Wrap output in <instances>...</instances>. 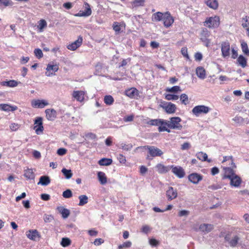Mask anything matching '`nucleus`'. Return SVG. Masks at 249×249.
I'll use <instances>...</instances> for the list:
<instances>
[{
    "mask_svg": "<svg viewBox=\"0 0 249 249\" xmlns=\"http://www.w3.org/2000/svg\"><path fill=\"white\" fill-rule=\"evenodd\" d=\"M196 156L197 159L201 160V161H207L209 162L211 161V160L208 159L207 154L203 152H199L196 153Z\"/></svg>",
    "mask_w": 249,
    "mask_h": 249,
    "instance_id": "nucleus-31",
    "label": "nucleus"
},
{
    "mask_svg": "<svg viewBox=\"0 0 249 249\" xmlns=\"http://www.w3.org/2000/svg\"><path fill=\"white\" fill-rule=\"evenodd\" d=\"M166 91L169 92L177 93L178 91H181V89L179 86H175L170 88H167Z\"/></svg>",
    "mask_w": 249,
    "mask_h": 249,
    "instance_id": "nucleus-41",
    "label": "nucleus"
},
{
    "mask_svg": "<svg viewBox=\"0 0 249 249\" xmlns=\"http://www.w3.org/2000/svg\"><path fill=\"white\" fill-rule=\"evenodd\" d=\"M24 176L28 179H34L35 177V174L32 169H27L25 170Z\"/></svg>",
    "mask_w": 249,
    "mask_h": 249,
    "instance_id": "nucleus-33",
    "label": "nucleus"
},
{
    "mask_svg": "<svg viewBox=\"0 0 249 249\" xmlns=\"http://www.w3.org/2000/svg\"><path fill=\"white\" fill-rule=\"evenodd\" d=\"M145 0H134L132 2L133 7L143 6L144 4Z\"/></svg>",
    "mask_w": 249,
    "mask_h": 249,
    "instance_id": "nucleus-44",
    "label": "nucleus"
},
{
    "mask_svg": "<svg viewBox=\"0 0 249 249\" xmlns=\"http://www.w3.org/2000/svg\"><path fill=\"white\" fill-rule=\"evenodd\" d=\"M210 108L204 105H199L195 107L192 109L193 113L196 116H198L200 114H206L210 111Z\"/></svg>",
    "mask_w": 249,
    "mask_h": 249,
    "instance_id": "nucleus-4",
    "label": "nucleus"
},
{
    "mask_svg": "<svg viewBox=\"0 0 249 249\" xmlns=\"http://www.w3.org/2000/svg\"><path fill=\"white\" fill-rule=\"evenodd\" d=\"M224 170V175L222 177V179H230L236 174L235 173V171L231 167H224L223 168Z\"/></svg>",
    "mask_w": 249,
    "mask_h": 249,
    "instance_id": "nucleus-17",
    "label": "nucleus"
},
{
    "mask_svg": "<svg viewBox=\"0 0 249 249\" xmlns=\"http://www.w3.org/2000/svg\"><path fill=\"white\" fill-rule=\"evenodd\" d=\"M114 99L111 95H106L104 97V102L107 105H111L114 102Z\"/></svg>",
    "mask_w": 249,
    "mask_h": 249,
    "instance_id": "nucleus-42",
    "label": "nucleus"
},
{
    "mask_svg": "<svg viewBox=\"0 0 249 249\" xmlns=\"http://www.w3.org/2000/svg\"><path fill=\"white\" fill-rule=\"evenodd\" d=\"M219 172V169L216 167H213L211 169V174L213 176L217 174Z\"/></svg>",
    "mask_w": 249,
    "mask_h": 249,
    "instance_id": "nucleus-63",
    "label": "nucleus"
},
{
    "mask_svg": "<svg viewBox=\"0 0 249 249\" xmlns=\"http://www.w3.org/2000/svg\"><path fill=\"white\" fill-rule=\"evenodd\" d=\"M205 22L210 28L217 27L219 25V18L217 16L214 17H210L208 20H206Z\"/></svg>",
    "mask_w": 249,
    "mask_h": 249,
    "instance_id": "nucleus-10",
    "label": "nucleus"
},
{
    "mask_svg": "<svg viewBox=\"0 0 249 249\" xmlns=\"http://www.w3.org/2000/svg\"><path fill=\"white\" fill-rule=\"evenodd\" d=\"M78 198L79 199L78 204L79 206H84L88 202V197L86 195H83L79 196Z\"/></svg>",
    "mask_w": 249,
    "mask_h": 249,
    "instance_id": "nucleus-36",
    "label": "nucleus"
},
{
    "mask_svg": "<svg viewBox=\"0 0 249 249\" xmlns=\"http://www.w3.org/2000/svg\"><path fill=\"white\" fill-rule=\"evenodd\" d=\"M71 244V240L67 237L62 238L61 245L63 247H66L70 246Z\"/></svg>",
    "mask_w": 249,
    "mask_h": 249,
    "instance_id": "nucleus-43",
    "label": "nucleus"
},
{
    "mask_svg": "<svg viewBox=\"0 0 249 249\" xmlns=\"http://www.w3.org/2000/svg\"><path fill=\"white\" fill-rule=\"evenodd\" d=\"M84 95L85 92L82 90L74 91L72 93V97L80 102L84 101Z\"/></svg>",
    "mask_w": 249,
    "mask_h": 249,
    "instance_id": "nucleus-21",
    "label": "nucleus"
},
{
    "mask_svg": "<svg viewBox=\"0 0 249 249\" xmlns=\"http://www.w3.org/2000/svg\"><path fill=\"white\" fill-rule=\"evenodd\" d=\"M191 147V144L188 142H186L181 145V149L182 150H188Z\"/></svg>",
    "mask_w": 249,
    "mask_h": 249,
    "instance_id": "nucleus-56",
    "label": "nucleus"
},
{
    "mask_svg": "<svg viewBox=\"0 0 249 249\" xmlns=\"http://www.w3.org/2000/svg\"><path fill=\"white\" fill-rule=\"evenodd\" d=\"M239 240V237L237 235H235L229 242L231 247H235L237 245Z\"/></svg>",
    "mask_w": 249,
    "mask_h": 249,
    "instance_id": "nucleus-39",
    "label": "nucleus"
},
{
    "mask_svg": "<svg viewBox=\"0 0 249 249\" xmlns=\"http://www.w3.org/2000/svg\"><path fill=\"white\" fill-rule=\"evenodd\" d=\"M56 210L60 214H61L62 217L64 219L68 218L70 214V210L65 208L63 206L57 207Z\"/></svg>",
    "mask_w": 249,
    "mask_h": 249,
    "instance_id": "nucleus-23",
    "label": "nucleus"
},
{
    "mask_svg": "<svg viewBox=\"0 0 249 249\" xmlns=\"http://www.w3.org/2000/svg\"><path fill=\"white\" fill-rule=\"evenodd\" d=\"M181 119L178 117H174L170 118V121L166 120V125L170 128L180 130L182 128L180 124Z\"/></svg>",
    "mask_w": 249,
    "mask_h": 249,
    "instance_id": "nucleus-1",
    "label": "nucleus"
},
{
    "mask_svg": "<svg viewBox=\"0 0 249 249\" xmlns=\"http://www.w3.org/2000/svg\"><path fill=\"white\" fill-rule=\"evenodd\" d=\"M229 179L230 180V185L236 188L240 187L242 182L241 178L237 175H235Z\"/></svg>",
    "mask_w": 249,
    "mask_h": 249,
    "instance_id": "nucleus-15",
    "label": "nucleus"
},
{
    "mask_svg": "<svg viewBox=\"0 0 249 249\" xmlns=\"http://www.w3.org/2000/svg\"><path fill=\"white\" fill-rule=\"evenodd\" d=\"M35 124L36 125L34 126V129L35 130L36 133L38 135L42 133L44 129L42 118L40 117H37L35 120Z\"/></svg>",
    "mask_w": 249,
    "mask_h": 249,
    "instance_id": "nucleus-6",
    "label": "nucleus"
},
{
    "mask_svg": "<svg viewBox=\"0 0 249 249\" xmlns=\"http://www.w3.org/2000/svg\"><path fill=\"white\" fill-rule=\"evenodd\" d=\"M172 172L178 178H182L185 176V172L183 169L180 166H174L171 165Z\"/></svg>",
    "mask_w": 249,
    "mask_h": 249,
    "instance_id": "nucleus-14",
    "label": "nucleus"
},
{
    "mask_svg": "<svg viewBox=\"0 0 249 249\" xmlns=\"http://www.w3.org/2000/svg\"><path fill=\"white\" fill-rule=\"evenodd\" d=\"M243 52L247 55L249 56V49L246 42L242 41L241 44Z\"/></svg>",
    "mask_w": 249,
    "mask_h": 249,
    "instance_id": "nucleus-38",
    "label": "nucleus"
},
{
    "mask_svg": "<svg viewBox=\"0 0 249 249\" xmlns=\"http://www.w3.org/2000/svg\"><path fill=\"white\" fill-rule=\"evenodd\" d=\"M230 44L228 41L221 43L222 55L225 58L230 56Z\"/></svg>",
    "mask_w": 249,
    "mask_h": 249,
    "instance_id": "nucleus-7",
    "label": "nucleus"
},
{
    "mask_svg": "<svg viewBox=\"0 0 249 249\" xmlns=\"http://www.w3.org/2000/svg\"><path fill=\"white\" fill-rule=\"evenodd\" d=\"M132 243L130 241H128L124 242L123 244L120 245L118 249H123L124 248H129L131 247Z\"/></svg>",
    "mask_w": 249,
    "mask_h": 249,
    "instance_id": "nucleus-49",
    "label": "nucleus"
},
{
    "mask_svg": "<svg viewBox=\"0 0 249 249\" xmlns=\"http://www.w3.org/2000/svg\"><path fill=\"white\" fill-rule=\"evenodd\" d=\"M82 37L79 36L76 40L68 45L67 48L71 51H75L82 45Z\"/></svg>",
    "mask_w": 249,
    "mask_h": 249,
    "instance_id": "nucleus-12",
    "label": "nucleus"
},
{
    "mask_svg": "<svg viewBox=\"0 0 249 249\" xmlns=\"http://www.w3.org/2000/svg\"><path fill=\"white\" fill-rule=\"evenodd\" d=\"M13 3L11 0H0V5H3L5 7L12 6Z\"/></svg>",
    "mask_w": 249,
    "mask_h": 249,
    "instance_id": "nucleus-52",
    "label": "nucleus"
},
{
    "mask_svg": "<svg viewBox=\"0 0 249 249\" xmlns=\"http://www.w3.org/2000/svg\"><path fill=\"white\" fill-rule=\"evenodd\" d=\"M86 137L88 138L93 140L96 139L97 138L96 135L92 133H88L87 134H86Z\"/></svg>",
    "mask_w": 249,
    "mask_h": 249,
    "instance_id": "nucleus-62",
    "label": "nucleus"
},
{
    "mask_svg": "<svg viewBox=\"0 0 249 249\" xmlns=\"http://www.w3.org/2000/svg\"><path fill=\"white\" fill-rule=\"evenodd\" d=\"M61 172L67 179L70 178L72 176L71 170L63 168Z\"/></svg>",
    "mask_w": 249,
    "mask_h": 249,
    "instance_id": "nucleus-40",
    "label": "nucleus"
},
{
    "mask_svg": "<svg viewBox=\"0 0 249 249\" xmlns=\"http://www.w3.org/2000/svg\"><path fill=\"white\" fill-rule=\"evenodd\" d=\"M67 152V149L64 148H60L57 151V154L59 156H63Z\"/></svg>",
    "mask_w": 249,
    "mask_h": 249,
    "instance_id": "nucleus-57",
    "label": "nucleus"
},
{
    "mask_svg": "<svg viewBox=\"0 0 249 249\" xmlns=\"http://www.w3.org/2000/svg\"><path fill=\"white\" fill-rule=\"evenodd\" d=\"M142 147L148 150L149 155L152 157L161 156L163 153L160 149L154 146L146 145Z\"/></svg>",
    "mask_w": 249,
    "mask_h": 249,
    "instance_id": "nucleus-3",
    "label": "nucleus"
},
{
    "mask_svg": "<svg viewBox=\"0 0 249 249\" xmlns=\"http://www.w3.org/2000/svg\"><path fill=\"white\" fill-rule=\"evenodd\" d=\"M188 179L194 184H197L202 179V176L196 173H192L188 176Z\"/></svg>",
    "mask_w": 249,
    "mask_h": 249,
    "instance_id": "nucleus-18",
    "label": "nucleus"
},
{
    "mask_svg": "<svg viewBox=\"0 0 249 249\" xmlns=\"http://www.w3.org/2000/svg\"><path fill=\"white\" fill-rule=\"evenodd\" d=\"M34 53L38 59L42 58L43 55L41 50L38 48L35 49Z\"/></svg>",
    "mask_w": 249,
    "mask_h": 249,
    "instance_id": "nucleus-53",
    "label": "nucleus"
},
{
    "mask_svg": "<svg viewBox=\"0 0 249 249\" xmlns=\"http://www.w3.org/2000/svg\"><path fill=\"white\" fill-rule=\"evenodd\" d=\"M206 3L207 5L211 8L216 9L218 8V3L217 0H208Z\"/></svg>",
    "mask_w": 249,
    "mask_h": 249,
    "instance_id": "nucleus-34",
    "label": "nucleus"
},
{
    "mask_svg": "<svg viewBox=\"0 0 249 249\" xmlns=\"http://www.w3.org/2000/svg\"><path fill=\"white\" fill-rule=\"evenodd\" d=\"M172 167V166H171V165L164 166L161 163L158 164L156 166L157 171L160 174L166 173L171 169Z\"/></svg>",
    "mask_w": 249,
    "mask_h": 249,
    "instance_id": "nucleus-19",
    "label": "nucleus"
},
{
    "mask_svg": "<svg viewBox=\"0 0 249 249\" xmlns=\"http://www.w3.org/2000/svg\"><path fill=\"white\" fill-rule=\"evenodd\" d=\"M18 109L17 106H12L8 104H0V109L5 111H14Z\"/></svg>",
    "mask_w": 249,
    "mask_h": 249,
    "instance_id": "nucleus-25",
    "label": "nucleus"
},
{
    "mask_svg": "<svg viewBox=\"0 0 249 249\" xmlns=\"http://www.w3.org/2000/svg\"><path fill=\"white\" fill-rule=\"evenodd\" d=\"M232 120L237 124L241 123L243 122V118L240 116H235L232 119Z\"/></svg>",
    "mask_w": 249,
    "mask_h": 249,
    "instance_id": "nucleus-61",
    "label": "nucleus"
},
{
    "mask_svg": "<svg viewBox=\"0 0 249 249\" xmlns=\"http://www.w3.org/2000/svg\"><path fill=\"white\" fill-rule=\"evenodd\" d=\"M139 94V91L135 88H132L125 90V95L131 98H135Z\"/></svg>",
    "mask_w": 249,
    "mask_h": 249,
    "instance_id": "nucleus-22",
    "label": "nucleus"
},
{
    "mask_svg": "<svg viewBox=\"0 0 249 249\" xmlns=\"http://www.w3.org/2000/svg\"><path fill=\"white\" fill-rule=\"evenodd\" d=\"M47 27V22L44 19H41L39 22L38 25L37 26V28L39 29V31L41 32L42 30Z\"/></svg>",
    "mask_w": 249,
    "mask_h": 249,
    "instance_id": "nucleus-47",
    "label": "nucleus"
},
{
    "mask_svg": "<svg viewBox=\"0 0 249 249\" xmlns=\"http://www.w3.org/2000/svg\"><path fill=\"white\" fill-rule=\"evenodd\" d=\"M113 29L117 34H119L121 31L120 24L117 22H114L113 24Z\"/></svg>",
    "mask_w": 249,
    "mask_h": 249,
    "instance_id": "nucleus-54",
    "label": "nucleus"
},
{
    "mask_svg": "<svg viewBox=\"0 0 249 249\" xmlns=\"http://www.w3.org/2000/svg\"><path fill=\"white\" fill-rule=\"evenodd\" d=\"M3 86H7L9 87H15L18 86V82L15 80H9L8 81H4L2 83Z\"/></svg>",
    "mask_w": 249,
    "mask_h": 249,
    "instance_id": "nucleus-37",
    "label": "nucleus"
},
{
    "mask_svg": "<svg viewBox=\"0 0 249 249\" xmlns=\"http://www.w3.org/2000/svg\"><path fill=\"white\" fill-rule=\"evenodd\" d=\"M27 236L28 238L36 240V238L39 237V234L37 230H30L27 233Z\"/></svg>",
    "mask_w": 249,
    "mask_h": 249,
    "instance_id": "nucleus-26",
    "label": "nucleus"
},
{
    "mask_svg": "<svg viewBox=\"0 0 249 249\" xmlns=\"http://www.w3.org/2000/svg\"><path fill=\"white\" fill-rule=\"evenodd\" d=\"M166 196L168 200L175 199L178 196L177 191L172 187H169L166 192Z\"/></svg>",
    "mask_w": 249,
    "mask_h": 249,
    "instance_id": "nucleus-16",
    "label": "nucleus"
},
{
    "mask_svg": "<svg viewBox=\"0 0 249 249\" xmlns=\"http://www.w3.org/2000/svg\"><path fill=\"white\" fill-rule=\"evenodd\" d=\"M147 124L151 126H160L166 125V120L161 119H150L147 122Z\"/></svg>",
    "mask_w": 249,
    "mask_h": 249,
    "instance_id": "nucleus-11",
    "label": "nucleus"
},
{
    "mask_svg": "<svg viewBox=\"0 0 249 249\" xmlns=\"http://www.w3.org/2000/svg\"><path fill=\"white\" fill-rule=\"evenodd\" d=\"M41 199L44 201H48L50 199V196L47 194H42L40 196Z\"/></svg>",
    "mask_w": 249,
    "mask_h": 249,
    "instance_id": "nucleus-60",
    "label": "nucleus"
},
{
    "mask_svg": "<svg viewBox=\"0 0 249 249\" xmlns=\"http://www.w3.org/2000/svg\"><path fill=\"white\" fill-rule=\"evenodd\" d=\"M180 99L181 103L186 105L189 103V99L188 95L185 93L181 94L180 96Z\"/></svg>",
    "mask_w": 249,
    "mask_h": 249,
    "instance_id": "nucleus-45",
    "label": "nucleus"
},
{
    "mask_svg": "<svg viewBox=\"0 0 249 249\" xmlns=\"http://www.w3.org/2000/svg\"><path fill=\"white\" fill-rule=\"evenodd\" d=\"M213 228V225L209 224H203L199 226V229L201 231L207 233L210 232Z\"/></svg>",
    "mask_w": 249,
    "mask_h": 249,
    "instance_id": "nucleus-27",
    "label": "nucleus"
},
{
    "mask_svg": "<svg viewBox=\"0 0 249 249\" xmlns=\"http://www.w3.org/2000/svg\"><path fill=\"white\" fill-rule=\"evenodd\" d=\"M46 117L49 121H53L56 117V111L54 109L45 110Z\"/></svg>",
    "mask_w": 249,
    "mask_h": 249,
    "instance_id": "nucleus-20",
    "label": "nucleus"
},
{
    "mask_svg": "<svg viewBox=\"0 0 249 249\" xmlns=\"http://www.w3.org/2000/svg\"><path fill=\"white\" fill-rule=\"evenodd\" d=\"M117 158L120 163H124V164L125 163V162H126L125 157L124 156H123L122 154H119Z\"/></svg>",
    "mask_w": 249,
    "mask_h": 249,
    "instance_id": "nucleus-59",
    "label": "nucleus"
},
{
    "mask_svg": "<svg viewBox=\"0 0 249 249\" xmlns=\"http://www.w3.org/2000/svg\"><path fill=\"white\" fill-rule=\"evenodd\" d=\"M166 125L160 126L158 127V131L159 132L166 131L168 133L170 132V130L166 127Z\"/></svg>",
    "mask_w": 249,
    "mask_h": 249,
    "instance_id": "nucleus-58",
    "label": "nucleus"
},
{
    "mask_svg": "<svg viewBox=\"0 0 249 249\" xmlns=\"http://www.w3.org/2000/svg\"><path fill=\"white\" fill-rule=\"evenodd\" d=\"M51 182L49 177L47 176H42L39 178V181L37 183V184H41L43 186L48 185Z\"/></svg>",
    "mask_w": 249,
    "mask_h": 249,
    "instance_id": "nucleus-28",
    "label": "nucleus"
},
{
    "mask_svg": "<svg viewBox=\"0 0 249 249\" xmlns=\"http://www.w3.org/2000/svg\"><path fill=\"white\" fill-rule=\"evenodd\" d=\"M112 160L111 159L103 158L99 160L98 163L102 166H108L112 163Z\"/></svg>",
    "mask_w": 249,
    "mask_h": 249,
    "instance_id": "nucleus-35",
    "label": "nucleus"
},
{
    "mask_svg": "<svg viewBox=\"0 0 249 249\" xmlns=\"http://www.w3.org/2000/svg\"><path fill=\"white\" fill-rule=\"evenodd\" d=\"M195 58L196 60L200 61L202 59V54L200 53H196L195 54Z\"/></svg>",
    "mask_w": 249,
    "mask_h": 249,
    "instance_id": "nucleus-64",
    "label": "nucleus"
},
{
    "mask_svg": "<svg viewBox=\"0 0 249 249\" xmlns=\"http://www.w3.org/2000/svg\"><path fill=\"white\" fill-rule=\"evenodd\" d=\"M62 196L65 198H69L72 197V193L70 189H67L63 192Z\"/></svg>",
    "mask_w": 249,
    "mask_h": 249,
    "instance_id": "nucleus-50",
    "label": "nucleus"
},
{
    "mask_svg": "<svg viewBox=\"0 0 249 249\" xmlns=\"http://www.w3.org/2000/svg\"><path fill=\"white\" fill-rule=\"evenodd\" d=\"M58 69L59 66L57 64H54L53 62L50 63L47 66L45 75L47 76H51L54 74L53 72H56Z\"/></svg>",
    "mask_w": 249,
    "mask_h": 249,
    "instance_id": "nucleus-5",
    "label": "nucleus"
},
{
    "mask_svg": "<svg viewBox=\"0 0 249 249\" xmlns=\"http://www.w3.org/2000/svg\"><path fill=\"white\" fill-rule=\"evenodd\" d=\"M164 16V13L160 12H157L152 15V20L153 21H162L163 17Z\"/></svg>",
    "mask_w": 249,
    "mask_h": 249,
    "instance_id": "nucleus-24",
    "label": "nucleus"
},
{
    "mask_svg": "<svg viewBox=\"0 0 249 249\" xmlns=\"http://www.w3.org/2000/svg\"><path fill=\"white\" fill-rule=\"evenodd\" d=\"M165 98L167 100H177L178 99V96L174 94H167L165 95Z\"/></svg>",
    "mask_w": 249,
    "mask_h": 249,
    "instance_id": "nucleus-51",
    "label": "nucleus"
},
{
    "mask_svg": "<svg viewBox=\"0 0 249 249\" xmlns=\"http://www.w3.org/2000/svg\"><path fill=\"white\" fill-rule=\"evenodd\" d=\"M32 106L33 107L42 108L49 105V103L45 100H35L32 102Z\"/></svg>",
    "mask_w": 249,
    "mask_h": 249,
    "instance_id": "nucleus-13",
    "label": "nucleus"
},
{
    "mask_svg": "<svg viewBox=\"0 0 249 249\" xmlns=\"http://www.w3.org/2000/svg\"><path fill=\"white\" fill-rule=\"evenodd\" d=\"M242 20L245 21V22H243L242 24L244 28L249 26V17L245 16L244 18H243Z\"/></svg>",
    "mask_w": 249,
    "mask_h": 249,
    "instance_id": "nucleus-55",
    "label": "nucleus"
},
{
    "mask_svg": "<svg viewBox=\"0 0 249 249\" xmlns=\"http://www.w3.org/2000/svg\"><path fill=\"white\" fill-rule=\"evenodd\" d=\"M132 145L130 143L125 144L124 143H121L119 145V148L126 151H129L132 148Z\"/></svg>",
    "mask_w": 249,
    "mask_h": 249,
    "instance_id": "nucleus-46",
    "label": "nucleus"
},
{
    "mask_svg": "<svg viewBox=\"0 0 249 249\" xmlns=\"http://www.w3.org/2000/svg\"><path fill=\"white\" fill-rule=\"evenodd\" d=\"M160 106L168 114H172L176 112L177 107L176 106L171 103H168L165 101H160Z\"/></svg>",
    "mask_w": 249,
    "mask_h": 249,
    "instance_id": "nucleus-2",
    "label": "nucleus"
},
{
    "mask_svg": "<svg viewBox=\"0 0 249 249\" xmlns=\"http://www.w3.org/2000/svg\"><path fill=\"white\" fill-rule=\"evenodd\" d=\"M85 10L84 11L80 10L77 14L75 15L76 17H89L91 14V10L90 5L87 2H84Z\"/></svg>",
    "mask_w": 249,
    "mask_h": 249,
    "instance_id": "nucleus-9",
    "label": "nucleus"
},
{
    "mask_svg": "<svg viewBox=\"0 0 249 249\" xmlns=\"http://www.w3.org/2000/svg\"><path fill=\"white\" fill-rule=\"evenodd\" d=\"M164 26L166 28L170 27L174 21V18L171 16L170 12H166L164 13V16L162 20Z\"/></svg>",
    "mask_w": 249,
    "mask_h": 249,
    "instance_id": "nucleus-8",
    "label": "nucleus"
},
{
    "mask_svg": "<svg viewBox=\"0 0 249 249\" xmlns=\"http://www.w3.org/2000/svg\"><path fill=\"white\" fill-rule=\"evenodd\" d=\"M196 74L200 79H204L206 77V71L202 67H198L196 69Z\"/></svg>",
    "mask_w": 249,
    "mask_h": 249,
    "instance_id": "nucleus-29",
    "label": "nucleus"
},
{
    "mask_svg": "<svg viewBox=\"0 0 249 249\" xmlns=\"http://www.w3.org/2000/svg\"><path fill=\"white\" fill-rule=\"evenodd\" d=\"M43 219L45 223H50L54 219V217L51 214H45L43 216Z\"/></svg>",
    "mask_w": 249,
    "mask_h": 249,
    "instance_id": "nucleus-48",
    "label": "nucleus"
},
{
    "mask_svg": "<svg viewBox=\"0 0 249 249\" xmlns=\"http://www.w3.org/2000/svg\"><path fill=\"white\" fill-rule=\"evenodd\" d=\"M237 64L242 68H245L247 65V59L242 55H240L237 59Z\"/></svg>",
    "mask_w": 249,
    "mask_h": 249,
    "instance_id": "nucleus-30",
    "label": "nucleus"
},
{
    "mask_svg": "<svg viewBox=\"0 0 249 249\" xmlns=\"http://www.w3.org/2000/svg\"><path fill=\"white\" fill-rule=\"evenodd\" d=\"M97 176L100 183L102 185L105 184L107 182V178L105 174L103 172H98Z\"/></svg>",
    "mask_w": 249,
    "mask_h": 249,
    "instance_id": "nucleus-32",
    "label": "nucleus"
}]
</instances>
